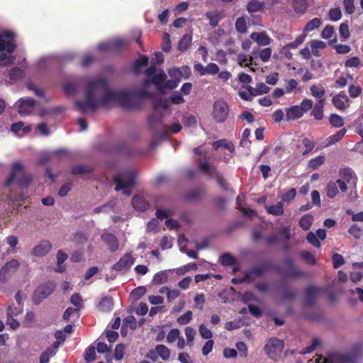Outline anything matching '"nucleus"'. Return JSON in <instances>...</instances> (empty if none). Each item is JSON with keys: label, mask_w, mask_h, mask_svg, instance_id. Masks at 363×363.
Here are the masks:
<instances>
[{"label": "nucleus", "mask_w": 363, "mask_h": 363, "mask_svg": "<svg viewBox=\"0 0 363 363\" xmlns=\"http://www.w3.org/2000/svg\"><path fill=\"white\" fill-rule=\"evenodd\" d=\"M147 77L151 79L145 80L143 86L145 89L130 93L127 91H116L112 90L106 79L96 77L87 82L84 89V99L76 101L78 110L82 113L94 112L99 108H109L113 104H118L121 107L135 108L138 106V102L150 96V93L146 90L152 82L162 93V86L167 79V75L163 70L156 73V67L150 66L145 70Z\"/></svg>", "instance_id": "obj_1"}, {"label": "nucleus", "mask_w": 363, "mask_h": 363, "mask_svg": "<svg viewBox=\"0 0 363 363\" xmlns=\"http://www.w3.org/2000/svg\"><path fill=\"white\" fill-rule=\"evenodd\" d=\"M136 172L135 169L129 168L125 169L113 177V182L116 184L115 190L122 191L126 196L131 194V191L135 185Z\"/></svg>", "instance_id": "obj_2"}, {"label": "nucleus", "mask_w": 363, "mask_h": 363, "mask_svg": "<svg viewBox=\"0 0 363 363\" xmlns=\"http://www.w3.org/2000/svg\"><path fill=\"white\" fill-rule=\"evenodd\" d=\"M30 182V177L26 174L23 167L18 162H14L12 164L11 172L9 179L6 182V185L15 183L21 186H26Z\"/></svg>", "instance_id": "obj_3"}, {"label": "nucleus", "mask_w": 363, "mask_h": 363, "mask_svg": "<svg viewBox=\"0 0 363 363\" xmlns=\"http://www.w3.org/2000/svg\"><path fill=\"white\" fill-rule=\"evenodd\" d=\"M313 105V101L306 98L299 105L290 106L286 110V120L289 121L301 118L305 113L312 108Z\"/></svg>", "instance_id": "obj_4"}, {"label": "nucleus", "mask_w": 363, "mask_h": 363, "mask_svg": "<svg viewBox=\"0 0 363 363\" xmlns=\"http://www.w3.org/2000/svg\"><path fill=\"white\" fill-rule=\"evenodd\" d=\"M283 349V341L276 337L269 339L264 348L267 355L274 361L277 360L279 357Z\"/></svg>", "instance_id": "obj_5"}, {"label": "nucleus", "mask_w": 363, "mask_h": 363, "mask_svg": "<svg viewBox=\"0 0 363 363\" xmlns=\"http://www.w3.org/2000/svg\"><path fill=\"white\" fill-rule=\"evenodd\" d=\"M199 167L203 173L206 174L212 178L215 179L222 188L225 187V180L222 174H220V172L217 170L216 166L212 165L208 161H201L199 163Z\"/></svg>", "instance_id": "obj_6"}, {"label": "nucleus", "mask_w": 363, "mask_h": 363, "mask_svg": "<svg viewBox=\"0 0 363 363\" xmlns=\"http://www.w3.org/2000/svg\"><path fill=\"white\" fill-rule=\"evenodd\" d=\"M338 176L337 180H342L344 184H346L347 189H350L353 191L356 189L357 177L353 169L347 167L340 168L338 172Z\"/></svg>", "instance_id": "obj_7"}, {"label": "nucleus", "mask_w": 363, "mask_h": 363, "mask_svg": "<svg viewBox=\"0 0 363 363\" xmlns=\"http://www.w3.org/2000/svg\"><path fill=\"white\" fill-rule=\"evenodd\" d=\"M229 108L228 104L223 100H217L213 104V116L218 122H223L228 117Z\"/></svg>", "instance_id": "obj_8"}, {"label": "nucleus", "mask_w": 363, "mask_h": 363, "mask_svg": "<svg viewBox=\"0 0 363 363\" xmlns=\"http://www.w3.org/2000/svg\"><path fill=\"white\" fill-rule=\"evenodd\" d=\"M340 191L345 193L347 191V186L342 180L330 181L325 187L326 195L330 199H334Z\"/></svg>", "instance_id": "obj_9"}, {"label": "nucleus", "mask_w": 363, "mask_h": 363, "mask_svg": "<svg viewBox=\"0 0 363 363\" xmlns=\"http://www.w3.org/2000/svg\"><path fill=\"white\" fill-rule=\"evenodd\" d=\"M14 33L11 31L0 32V52L6 50L9 53H12L16 44L13 43Z\"/></svg>", "instance_id": "obj_10"}, {"label": "nucleus", "mask_w": 363, "mask_h": 363, "mask_svg": "<svg viewBox=\"0 0 363 363\" xmlns=\"http://www.w3.org/2000/svg\"><path fill=\"white\" fill-rule=\"evenodd\" d=\"M20 265L17 259H13L7 262L0 269V281L4 282L15 273Z\"/></svg>", "instance_id": "obj_11"}, {"label": "nucleus", "mask_w": 363, "mask_h": 363, "mask_svg": "<svg viewBox=\"0 0 363 363\" xmlns=\"http://www.w3.org/2000/svg\"><path fill=\"white\" fill-rule=\"evenodd\" d=\"M128 44V41L123 38H115L111 40L100 43L98 45V50L100 51L118 50Z\"/></svg>", "instance_id": "obj_12"}, {"label": "nucleus", "mask_w": 363, "mask_h": 363, "mask_svg": "<svg viewBox=\"0 0 363 363\" xmlns=\"http://www.w3.org/2000/svg\"><path fill=\"white\" fill-rule=\"evenodd\" d=\"M135 259L130 253L125 254L115 264L113 269L117 272L127 271L133 264Z\"/></svg>", "instance_id": "obj_13"}, {"label": "nucleus", "mask_w": 363, "mask_h": 363, "mask_svg": "<svg viewBox=\"0 0 363 363\" xmlns=\"http://www.w3.org/2000/svg\"><path fill=\"white\" fill-rule=\"evenodd\" d=\"M55 287V283L52 281H48L40 285L35 291V297L43 299L52 294Z\"/></svg>", "instance_id": "obj_14"}, {"label": "nucleus", "mask_w": 363, "mask_h": 363, "mask_svg": "<svg viewBox=\"0 0 363 363\" xmlns=\"http://www.w3.org/2000/svg\"><path fill=\"white\" fill-rule=\"evenodd\" d=\"M35 102L31 99H21L18 101V113L21 116L29 115L34 109Z\"/></svg>", "instance_id": "obj_15"}, {"label": "nucleus", "mask_w": 363, "mask_h": 363, "mask_svg": "<svg viewBox=\"0 0 363 363\" xmlns=\"http://www.w3.org/2000/svg\"><path fill=\"white\" fill-rule=\"evenodd\" d=\"M332 102L335 107L340 111H344L350 106V99L344 94L335 95L333 98Z\"/></svg>", "instance_id": "obj_16"}, {"label": "nucleus", "mask_w": 363, "mask_h": 363, "mask_svg": "<svg viewBox=\"0 0 363 363\" xmlns=\"http://www.w3.org/2000/svg\"><path fill=\"white\" fill-rule=\"evenodd\" d=\"M51 247L52 245L48 240H42L38 245L33 248L32 255L35 257L45 256L49 252Z\"/></svg>", "instance_id": "obj_17"}, {"label": "nucleus", "mask_w": 363, "mask_h": 363, "mask_svg": "<svg viewBox=\"0 0 363 363\" xmlns=\"http://www.w3.org/2000/svg\"><path fill=\"white\" fill-rule=\"evenodd\" d=\"M101 239L111 252H116L118 249V240L114 235L104 233L101 235Z\"/></svg>", "instance_id": "obj_18"}, {"label": "nucleus", "mask_w": 363, "mask_h": 363, "mask_svg": "<svg viewBox=\"0 0 363 363\" xmlns=\"http://www.w3.org/2000/svg\"><path fill=\"white\" fill-rule=\"evenodd\" d=\"M250 38L260 46L269 45L272 41L264 32H254L250 35Z\"/></svg>", "instance_id": "obj_19"}, {"label": "nucleus", "mask_w": 363, "mask_h": 363, "mask_svg": "<svg viewBox=\"0 0 363 363\" xmlns=\"http://www.w3.org/2000/svg\"><path fill=\"white\" fill-rule=\"evenodd\" d=\"M205 15L213 28L217 26L219 21L224 17L223 12L218 10L207 11Z\"/></svg>", "instance_id": "obj_20"}, {"label": "nucleus", "mask_w": 363, "mask_h": 363, "mask_svg": "<svg viewBox=\"0 0 363 363\" xmlns=\"http://www.w3.org/2000/svg\"><path fill=\"white\" fill-rule=\"evenodd\" d=\"M133 207L138 211H145L149 206L147 201L142 196H135L132 199Z\"/></svg>", "instance_id": "obj_21"}, {"label": "nucleus", "mask_w": 363, "mask_h": 363, "mask_svg": "<svg viewBox=\"0 0 363 363\" xmlns=\"http://www.w3.org/2000/svg\"><path fill=\"white\" fill-rule=\"evenodd\" d=\"M285 264L287 268L285 274L286 277H300L303 275V273L296 267L291 259H286L285 261Z\"/></svg>", "instance_id": "obj_22"}, {"label": "nucleus", "mask_w": 363, "mask_h": 363, "mask_svg": "<svg viewBox=\"0 0 363 363\" xmlns=\"http://www.w3.org/2000/svg\"><path fill=\"white\" fill-rule=\"evenodd\" d=\"M325 99H319L313 108L311 115L315 120H321L323 118V108Z\"/></svg>", "instance_id": "obj_23"}, {"label": "nucleus", "mask_w": 363, "mask_h": 363, "mask_svg": "<svg viewBox=\"0 0 363 363\" xmlns=\"http://www.w3.org/2000/svg\"><path fill=\"white\" fill-rule=\"evenodd\" d=\"M354 269L359 270L353 271L350 273V279L353 282H357L363 278V262H355L352 264Z\"/></svg>", "instance_id": "obj_24"}, {"label": "nucleus", "mask_w": 363, "mask_h": 363, "mask_svg": "<svg viewBox=\"0 0 363 363\" xmlns=\"http://www.w3.org/2000/svg\"><path fill=\"white\" fill-rule=\"evenodd\" d=\"M212 146L216 150H218L220 147H223L229 150L230 152H233L235 151V147L233 143L225 139L218 140L213 142Z\"/></svg>", "instance_id": "obj_25"}, {"label": "nucleus", "mask_w": 363, "mask_h": 363, "mask_svg": "<svg viewBox=\"0 0 363 363\" xmlns=\"http://www.w3.org/2000/svg\"><path fill=\"white\" fill-rule=\"evenodd\" d=\"M310 91H311V94L313 97L317 98L318 100L325 99L323 98V96L325 94V89L323 85L313 84L310 87Z\"/></svg>", "instance_id": "obj_26"}, {"label": "nucleus", "mask_w": 363, "mask_h": 363, "mask_svg": "<svg viewBox=\"0 0 363 363\" xmlns=\"http://www.w3.org/2000/svg\"><path fill=\"white\" fill-rule=\"evenodd\" d=\"M313 222V216L311 213H307L304 216H303L299 221L298 224L301 228L303 230H308Z\"/></svg>", "instance_id": "obj_27"}, {"label": "nucleus", "mask_w": 363, "mask_h": 363, "mask_svg": "<svg viewBox=\"0 0 363 363\" xmlns=\"http://www.w3.org/2000/svg\"><path fill=\"white\" fill-rule=\"evenodd\" d=\"M113 306V298L111 297H104L99 303V308L104 312H109L112 310Z\"/></svg>", "instance_id": "obj_28"}, {"label": "nucleus", "mask_w": 363, "mask_h": 363, "mask_svg": "<svg viewBox=\"0 0 363 363\" xmlns=\"http://www.w3.org/2000/svg\"><path fill=\"white\" fill-rule=\"evenodd\" d=\"M267 212L273 216H281L284 213V203L279 201L275 205H271L266 207Z\"/></svg>", "instance_id": "obj_29"}, {"label": "nucleus", "mask_w": 363, "mask_h": 363, "mask_svg": "<svg viewBox=\"0 0 363 363\" xmlns=\"http://www.w3.org/2000/svg\"><path fill=\"white\" fill-rule=\"evenodd\" d=\"M155 352L160 357V358L167 361L170 357V350L169 349L165 346L164 345H157L155 347Z\"/></svg>", "instance_id": "obj_30"}, {"label": "nucleus", "mask_w": 363, "mask_h": 363, "mask_svg": "<svg viewBox=\"0 0 363 363\" xmlns=\"http://www.w3.org/2000/svg\"><path fill=\"white\" fill-rule=\"evenodd\" d=\"M78 82L77 79H71L65 82L64 84V91L67 95L71 96L74 94L77 90Z\"/></svg>", "instance_id": "obj_31"}, {"label": "nucleus", "mask_w": 363, "mask_h": 363, "mask_svg": "<svg viewBox=\"0 0 363 363\" xmlns=\"http://www.w3.org/2000/svg\"><path fill=\"white\" fill-rule=\"evenodd\" d=\"M264 7L263 3L257 0H250L247 5V11L249 13H255L261 11Z\"/></svg>", "instance_id": "obj_32"}, {"label": "nucleus", "mask_w": 363, "mask_h": 363, "mask_svg": "<svg viewBox=\"0 0 363 363\" xmlns=\"http://www.w3.org/2000/svg\"><path fill=\"white\" fill-rule=\"evenodd\" d=\"M322 23V21L320 18H314L308 21L303 28L304 33L311 32L316 28H318Z\"/></svg>", "instance_id": "obj_33"}, {"label": "nucleus", "mask_w": 363, "mask_h": 363, "mask_svg": "<svg viewBox=\"0 0 363 363\" xmlns=\"http://www.w3.org/2000/svg\"><path fill=\"white\" fill-rule=\"evenodd\" d=\"M192 40V35L191 34H185L181 38L178 44V50L180 51H184L188 49L191 42Z\"/></svg>", "instance_id": "obj_34"}, {"label": "nucleus", "mask_w": 363, "mask_h": 363, "mask_svg": "<svg viewBox=\"0 0 363 363\" xmlns=\"http://www.w3.org/2000/svg\"><path fill=\"white\" fill-rule=\"evenodd\" d=\"M293 7L296 13H303L308 8L307 0H294Z\"/></svg>", "instance_id": "obj_35"}, {"label": "nucleus", "mask_w": 363, "mask_h": 363, "mask_svg": "<svg viewBox=\"0 0 363 363\" xmlns=\"http://www.w3.org/2000/svg\"><path fill=\"white\" fill-rule=\"evenodd\" d=\"M11 130L14 133H18L20 130H23V133H27L31 130L30 125H24L23 122H18L13 123L11 127Z\"/></svg>", "instance_id": "obj_36"}, {"label": "nucleus", "mask_w": 363, "mask_h": 363, "mask_svg": "<svg viewBox=\"0 0 363 363\" xmlns=\"http://www.w3.org/2000/svg\"><path fill=\"white\" fill-rule=\"evenodd\" d=\"M235 29L240 33H245L247 32L246 19L244 16L238 17L235 21Z\"/></svg>", "instance_id": "obj_37"}, {"label": "nucleus", "mask_w": 363, "mask_h": 363, "mask_svg": "<svg viewBox=\"0 0 363 363\" xmlns=\"http://www.w3.org/2000/svg\"><path fill=\"white\" fill-rule=\"evenodd\" d=\"M296 196V190L295 188L290 189L286 193L279 196V198L281 199L283 203H289L293 201Z\"/></svg>", "instance_id": "obj_38"}, {"label": "nucleus", "mask_w": 363, "mask_h": 363, "mask_svg": "<svg viewBox=\"0 0 363 363\" xmlns=\"http://www.w3.org/2000/svg\"><path fill=\"white\" fill-rule=\"evenodd\" d=\"M160 109L167 111L169 109V105L164 100L160 99L154 102V114H158Z\"/></svg>", "instance_id": "obj_39"}, {"label": "nucleus", "mask_w": 363, "mask_h": 363, "mask_svg": "<svg viewBox=\"0 0 363 363\" xmlns=\"http://www.w3.org/2000/svg\"><path fill=\"white\" fill-rule=\"evenodd\" d=\"M348 233L357 240H359L363 237V230L357 224L350 226L348 229Z\"/></svg>", "instance_id": "obj_40"}, {"label": "nucleus", "mask_w": 363, "mask_h": 363, "mask_svg": "<svg viewBox=\"0 0 363 363\" xmlns=\"http://www.w3.org/2000/svg\"><path fill=\"white\" fill-rule=\"evenodd\" d=\"M23 305L12 304L7 308L6 315L16 317L23 312Z\"/></svg>", "instance_id": "obj_41"}, {"label": "nucleus", "mask_w": 363, "mask_h": 363, "mask_svg": "<svg viewBox=\"0 0 363 363\" xmlns=\"http://www.w3.org/2000/svg\"><path fill=\"white\" fill-rule=\"evenodd\" d=\"M67 259V255L62 252V250H59L57 254V267L55 269L56 272H62L65 270L62 264Z\"/></svg>", "instance_id": "obj_42"}, {"label": "nucleus", "mask_w": 363, "mask_h": 363, "mask_svg": "<svg viewBox=\"0 0 363 363\" xmlns=\"http://www.w3.org/2000/svg\"><path fill=\"white\" fill-rule=\"evenodd\" d=\"M330 123L336 128H341L344 125L343 118L335 113L331 114L329 118Z\"/></svg>", "instance_id": "obj_43"}, {"label": "nucleus", "mask_w": 363, "mask_h": 363, "mask_svg": "<svg viewBox=\"0 0 363 363\" xmlns=\"http://www.w3.org/2000/svg\"><path fill=\"white\" fill-rule=\"evenodd\" d=\"M164 292H167V297L169 301L175 299L180 294V291L179 289L169 290L167 287H163L160 289V293L163 294Z\"/></svg>", "instance_id": "obj_44"}, {"label": "nucleus", "mask_w": 363, "mask_h": 363, "mask_svg": "<svg viewBox=\"0 0 363 363\" xmlns=\"http://www.w3.org/2000/svg\"><path fill=\"white\" fill-rule=\"evenodd\" d=\"M325 159V156L323 155L311 159L308 162V167L313 169H315L324 163Z\"/></svg>", "instance_id": "obj_45"}, {"label": "nucleus", "mask_w": 363, "mask_h": 363, "mask_svg": "<svg viewBox=\"0 0 363 363\" xmlns=\"http://www.w3.org/2000/svg\"><path fill=\"white\" fill-rule=\"evenodd\" d=\"M238 61L240 66L248 67L253 64V57L252 56L242 54L238 56Z\"/></svg>", "instance_id": "obj_46"}, {"label": "nucleus", "mask_w": 363, "mask_h": 363, "mask_svg": "<svg viewBox=\"0 0 363 363\" xmlns=\"http://www.w3.org/2000/svg\"><path fill=\"white\" fill-rule=\"evenodd\" d=\"M199 332L202 338L208 340H212L213 333L205 325L201 324L199 325Z\"/></svg>", "instance_id": "obj_47"}, {"label": "nucleus", "mask_w": 363, "mask_h": 363, "mask_svg": "<svg viewBox=\"0 0 363 363\" xmlns=\"http://www.w3.org/2000/svg\"><path fill=\"white\" fill-rule=\"evenodd\" d=\"M193 313L191 311H186L177 319V322L179 325H186L192 320Z\"/></svg>", "instance_id": "obj_48"}, {"label": "nucleus", "mask_w": 363, "mask_h": 363, "mask_svg": "<svg viewBox=\"0 0 363 363\" xmlns=\"http://www.w3.org/2000/svg\"><path fill=\"white\" fill-rule=\"evenodd\" d=\"M84 359L87 362H93L96 359V348L94 346H89L84 352Z\"/></svg>", "instance_id": "obj_49"}, {"label": "nucleus", "mask_w": 363, "mask_h": 363, "mask_svg": "<svg viewBox=\"0 0 363 363\" xmlns=\"http://www.w3.org/2000/svg\"><path fill=\"white\" fill-rule=\"evenodd\" d=\"M187 344L191 347L196 335V330L191 327H186L184 330Z\"/></svg>", "instance_id": "obj_50"}, {"label": "nucleus", "mask_w": 363, "mask_h": 363, "mask_svg": "<svg viewBox=\"0 0 363 363\" xmlns=\"http://www.w3.org/2000/svg\"><path fill=\"white\" fill-rule=\"evenodd\" d=\"M56 353L55 349L48 348L40 357V361L41 363H48L50 360V358L53 357Z\"/></svg>", "instance_id": "obj_51"}, {"label": "nucleus", "mask_w": 363, "mask_h": 363, "mask_svg": "<svg viewBox=\"0 0 363 363\" xmlns=\"http://www.w3.org/2000/svg\"><path fill=\"white\" fill-rule=\"evenodd\" d=\"M14 57L7 55L5 53L0 54V66L6 67L13 63Z\"/></svg>", "instance_id": "obj_52"}, {"label": "nucleus", "mask_w": 363, "mask_h": 363, "mask_svg": "<svg viewBox=\"0 0 363 363\" xmlns=\"http://www.w3.org/2000/svg\"><path fill=\"white\" fill-rule=\"evenodd\" d=\"M345 133H346V129L342 128V129L340 130L335 135H333L329 137V138H328L329 143L330 145H332V144H335V143L339 142L340 140H342V138L345 135Z\"/></svg>", "instance_id": "obj_53"}, {"label": "nucleus", "mask_w": 363, "mask_h": 363, "mask_svg": "<svg viewBox=\"0 0 363 363\" xmlns=\"http://www.w3.org/2000/svg\"><path fill=\"white\" fill-rule=\"evenodd\" d=\"M148 63V58L146 56H142L138 58L133 65V70L135 72H140L141 67L146 66Z\"/></svg>", "instance_id": "obj_54"}, {"label": "nucleus", "mask_w": 363, "mask_h": 363, "mask_svg": "<svg viewBox=\"0 0 363 363\" xmlns=\"http://www.w3.org/2000/svg\"><path fill=\"white\" fill-rule=\"evenodd\" d=\"M35 320V315L33 311H28L23 320V325L26 327H30Z\"/></svg>", "instance_id": "obj_55"}, {"label": "nucleus", "mask_w": 363, "mask_h": 363, "mask_svg": "<svg viewBox=\"0 0 363 363\" xmlns=\"http://www.w3.org/2000/svg\"><path fill=\"white\" fill-rule=\"evenodd\" d=\"M242 301L244 303L247 304L251 301L260 302V299L256 297V296L251 291L245 292L242 294Z\"/></svg>", "instance_id": "obj_56"}, {"label": "nucleus", "mask_w": 363, "mask_h": 363, "mask_svg": "<svg viewBox=\"0 0 363 363\" xmlns=\"http://www.w3.org/2000/svg\"><path fill=\"white\" fill-rule=\"evenodd\" d=\"M180 331L177 328L172 329L167 335V342L172 343L180 337Z\"/></svg>", "instance_id": "obj_57"}, {"label": "nucleus", "mask_w": 363, "mask_h": 363, "mask_svg": "<svg viewBox=\"0 0 363 363\" xmlns=\"http://www.w3.org/2000/svg\"><path fill=\"white\" fill-rule=\"evenodd\" d=\"M272 52V50L270 48H266L259 52V57L263 62H267L269 60Z\"/></svg>", "instance_id": "obj_58"}, {"label": "nucleus", "mask_w": 363, "mask_h": 363, "mask_svg": "<svg viewBox=\"0 0 363 363\" xmlns=\"http://www.w3.org/2000/svg\"><path fill=\"white\" fill-rule=\"evenodd\" d=\"M269 91L270 88L262 82L258 83L254 89L255 95L267 94Z\"/></svg>", "instance_id": "obj_59"}, {"label": "nucleus", "mask_w": 363, "mask_h": 363, "mask_svg": "<svg viewBox=\"0 0 363 363\" xmlns=\"http://www.w3.org/2000/svg\"><path fill=\"white\" fill-rule=\"evenodd\" d=\"M173 214V210L170 208H157L156 216L157 218L162 220Z\"/></svg>", "instance_id": "obj_60"}, {"label": "nucleus", "mask_w": 363, "mask_h": 363, "mask_svg": "<svg viewBox=\"0 0 363 363\" xmlns=\"http://www.w3.org/2000/svg\"><path fill=\"white\" fill-rule=\"evenodd\" d=\"M328 16L330 21H337L342 17V12L340 9L335 8L329 11Z\"/></svg>", "instance_id": "obj_61"}, {"label": "nucleus", "mask_w": 363, "mask_h": 363, "mask_svg": "<svg viewBox=\"0 0 363 363\" xmlns=\"http://www.w3.org/2000/svg\"><path fill=\"white\" fill-rule=\"evenodd\" d=\"M306 239H307L308 242L310 244H311L312 245H313L314 247H315L317 248L320 247L321 244H320L319 240L318 239L317 236L313 232H309L307 234Z\"/></svg>", "instance_id": "obj_62"}, {"label": "nucleus", "mask_w": 363, "mask_h": 363, "mask_svg": "<svg viewBox=\"0 0 363 363\" xmlns=\"http://www.w3.org/2000/svg\"><path fill=\"white\" fill-rule=\"evenodd\" d=\"M168 74L170 77L174 79L178 80L180 82L182 77H183V74L179 68L172 67L168 70Z\"/></svg>", "instance_id": "obj_63"}, {"label": "nucleus", "mask_w": 363, "mask_h": 363, "mask_svg": "<svg viewBox=\"0 0 363 363\" xmlns=\"http://www.w3.org/2000/svg\"><path fill=\"white\" fill-rule=\"evenodd\" d=\"M300 256L308 264H315V259L311 252H309L308 251H303L300 253Z\"/></svg>", "instance_id": "obj_64"}]
</instances>
